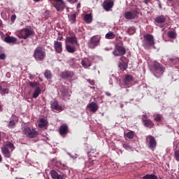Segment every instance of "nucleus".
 <instances>
[{
	"label": "nucleus",
	"mask_w": 179,
	"mask_h": 179,
	"mask_svg": "<svg viewBox=\"0 0 179 179\" xmlns=\"http://www.w3.org/2000/svg\"><path fill=\"white\" fill-rule=\"evenodd\" d=\"M33 57L36 61H44L45 57H47L45 49L42 46H37L34 50Z\"/></svg>",
	"instance_id": "1"
},
{
	"label": "nucleus",
	"mask_w": 179,
	"mask_h": 179,
	"mask_svg": "<svg viewBox=\"0 0 179 179\" xmlns=\"http://www.w3.org/2000/svg\"><path fill=\"white\" fill-rule=\"evenodd\" d=\"M17 36L19 38H23L24 40H27V38H30L31 36H34V31L30 27L24 28L17 31Z\"/></svg>",
	"instance_id": "2"
},
{
	"label": "nucleus",
	"mask_w": 179,
	"mask_h": 179,
	"mask_svg": "<svg viewBox=\"0 0 179 179\" xmlns=\"http://www.w3.org/2000/svg\"><path fill=\"white\" fill-rule=\"evenodd\" d=\"M143 47L145 48H151V46L155 45V37L151 34H145L143 35Z\"/></svg>",
	"instance_id": "3"
},
{
	"label": "nucleus",
	"mask_w": 179,
	"mask_h": 179,
	"mask_svg": "<svg viewBox=\"0 0 179 179\" xmlns=\"http://www.w3.org/2000/svg\"><path fill=\"white\" fill-rule=\"evenodd\" d=\"M126 48L120 45H115V50L113 51V55L115 57H124L126 55Z\"/></svg>",
	"instance_id": "4"
},
{
	"label": "nucleus",
	"mask_w": 179,
	"mask_h": 179,
	"mask_svg": "<svg viewBox=\"0 0 179 179\" xmlns=\"http://www.w3.org/2000/svg\"><path fill=\"white\" fill-rule=\"evenodd\" d=\"M152 68V71L157 76H162L165 70V68L157 62L154 63Z\"/></svg>",
	"instance_id": "5"
},
{
	"label": "nucleus",
	"mask_w": 179,
	"mask_h": 179,
	"mask_svg": "<svg viewBox=\"0 0 179 179\" xmlns=\"http://www.w3.org/2000/svg\"><path fill=\"white\" fill-rule=\"evenodd\" d=\"M146 142L148 143V148L152 150H155L157 145L156 138L153 136H148L146 138Z\"/></svg>",
	"instance_id": "6"
},
{
	"label": "nucleus",
	"mask_w": 179,
	"mask_h": 179,
	"mask_svg": "<svg viewBox=\"0 0 179 179\" xmlns=\"http://www.w3.org/2000/svg\"><path fill=\"white\" fill-rule=\"evenodd\" d=\"M24 132L28 138H36L38 135V131L34 130V129H31L30 127H25L24 129Z\"/></svg>",
	"instance_id": "7"
},
{
	"label": "nucleus",
	"mask_w": 179,
	"mask_h": 179,
	"mask_svg": "<svg viewBox=\"0 0 179 179\" xmlns=\"http://www.w3.org/2000/svg\"><path fill=\"white\" fill-rule=\"evenodd\" d=\"M138 12L137 10H131L130 11H126L124 13V18L128 20H135L137 17Z\"/></svg>",
	"instance_id": "8"
},
{
	"label": "nucleus",
	"mask_w": 179,
	"mask_h": 179,
	"mask_svg": "<svg viewBox=\"0 0 179 179\" xmlns=\"http://www.w3.org/2000/svg\"><path fill=\"white\" fill-rule=\"evenodd\" d=\"M50 2L53 5L57 11L62 10L65 6L64 0H49Z\"/></svg>",
	"instance_id": "9"
},
{
	"label": "nucleus",
	"mask_w": 179,
	"mask_h": 179,
	"mask_svg": "<svg viewBox=\"0 0 179 179\" xmlns=\"http://www.w3.org/2000/svg\"><path fill=\"white\" fill-rule=\"evenodd\" d=\"M100 41V38L96 37V36H94L93 37L91 38L90 41L88 42V46L90 48H96V46L99 45Z\"/></svg>",
	"instance_id": "10"
},
{
	"label": "nucleus",
	"mask_w": 179,
	"mask_h": 179,
	"mask_svg": "<svg viewBox=\"0 0 179 179\" xmlns=\"http://www.w3.org/2000/svg\"><path fill=\"white\" fill-rule=\"evenodd\" d=\"M114 6V1L112 0L105 1L103 3V9L106 10V11H110V9Z\"/></svg>",
	"instance_id": "11"
},
{
	"label": "nucleus",
	"mask_w": 179,
	"mask_h": 179,
	"mask_svg": "<svg viewBox=\"0 0 179 179\" xmlns=\"http://www.w3.org/2000/svg\"><path fill=\"white\" fill-rule=\"evenodd\" d=\"M124 59H126L125 57H120V61L118 64V67L120 68V70L122 71H124V70L128 68V63L124 61Z\"/></svg>",
	"instance_id": "12"
},
{
	"label": "nucleus",
	"mask_w": 179,
	"mask_h": 179,
	"mask_svg": "<svg viewBox=\"0 0 179 179\" xmlns=\"http://www.w3.org/2000/svg\"><path fill=\"white\" fill-rule=\"evenodd\" d=\"M54 48L58 54H61L62 52V42H59L58 41H54Z\"/></svg>",
	"instance_id": "13"
},
{
	"label": "nucleus",
	"mask_w": 179,
	"mask_h": 179,
	"mask_svg": "<svg viewBox=\"0 0 179 179\" xmlns=\"http://www.w3.org/2000/svg\"><path fill=\"white\" fill-rule=\"evenodd\" d=\"M50 175H51L52 178H53V179H66V176L59 175L55 171H50Z\"/></svg>",
	"instance_id": "14"
},
{
	"label": "nucleus",
	"mask_w": 179,
	"mask_h": 179,
	"mask_svg": "<svg viewBox=\"0 0 179 179\" xmlns=\"http://www.w3.org/2000/svg\"><path fill=\"white\" fill-rule=\"evenodd\" d=\"M68 42L69 43L72 44V45H78V38H76L75 34H73L71 37L68 38Z\"/></svg>",
	"instance_id": "15"
},
{
	"label": "nucleus",
	"mask_w": 179,
	"mask_h": 179,
	"mask_svg": "<svg viewBox=\"0 0 179 179\" xmlns=\"http://www.w3.org/2000/svg\"><path fill=\"white\" fill-rule=\"evenodd\" d=\"M87 108H90L93 113H96L99 110V106L96 102H91L87 105Z\"/></svg>",
	"instance_id": "16"
},
{
	"label": "nucleus",
	"mask_w": 179,
	"mask_h": 179,
	"mask_svg": "<svg viewBox=\"0 0 179 179\" xmlns=\"http://www.w3.org/2000/svg\"><path fill=\"white\" fill-rule=\"evenodd\" d=\"M51 108L52 110H56V111H62V106H59L58 104V101L55 100L54 102L51 104Z\"/></svg>",
	"instance_id": "17"
},
{
	"label": "nucleus",
	"mask_w": 179,
	"mask_h": 179,
	"mask_svg": "<svg viewBox=\"0 0 179 179\" xmlns=\"http://www.w3.org/2000/svg\"><path fill=\"white\" fill-rule=\"evenodd\" d=\"M143 122L145 127H148L149 129H152L155 125V123H153V122L150 120V119H143Z\"/></svg>",
	"instance_id": "18"
},
{
	"label": "nucleus",
	"mask_w": 179,
	"mask_h": 179,
	"mask_svg": "<svg viewBox=\"0 0 179 179\" xmlns=\"http://www.w3.org/2000/svg\"><path fill=\"white\" fill-rule=\"evenodd\" d=\"M59 132L62 136H65L68 134V126L62 125L59 128Z\"/></svg>",
	"instance_id": "19"
},
{
	"label": "nucleus",
	"mask_w": 179,
	"mask_h": 179,
	"mask_svg": "<svg viewBox=\"0 0 179 179\" xmlns=\"http://www.w3.org/2000/svg\"><path fill=\"white\" fill-rule=\"evenodd\" d=\"M5 83H6L3 82V83H0V93L1 94H8V93H9V89L3 88V87H5V85H5Z\"/></svg>",
	"instance_id": "20"
},
{
	"label": "nucleus",
	"mask_w": 179,
	"mask_h": 179,
	"mask_svg": "<svg viewBox=\"0 0 179 179\" xmlns=\"http://www.w3.org/2000/svg\"><path fill=\"white\" fill-rule=\"evenodd\" d=\"M40 94H41V88H40V87H37L34 91L32 97L33 99H37Z\"/></svg>",
	"instance_id": "21"
},
{
	"label": "nucleus",
	"mask_w": 179,
	"mask_h": 179,
	"mask_svg": "<svg viewBox=\"0 0 179 179\" xmlns=\"http://www.w3.org/2000/svg\"><path fill=\"white\" fill-rule=\"evenodd\" d=\"M166 22V18L164 15H161L160 16L156 17L155 22L157 24H164Z\"/></svg>",
	"instance_id": "22"
},
{
	"label": "nucleus",
	"mask_w": 179,
	"mask_h": 179,
	"mask_svg": "<svg viewBox=\"0 0 179 179\" xmlns=\"http://www.w3.org/2000/svg\"><path fill=\"white\" fill-rule=\"evenodd\" d=\"M133 80H134V78L132 76H130L129 74H127L123 81L124 85H129Z\"/></svg>",
	"instance_id": "23"
},
{
	"label": "nucleus",
	"mask_w": 179,
	"mask_h": 179,
	"mask_svg": "<svg viewBox=\"0 0 179 179\" xmlns=\"http://www.w3.org/2000/svg\"><path fill=\"white\" fill-rule=\"evenodd\" d=\"M81 65L85 68H89L92 66V64L89 59H85L81 62Z\"/></svg>",
	"instance_id": "24"
},
{
	"label": "nucleus",
	"mask_w": 179,
	"mask_h": 179,
	"mask_svg": "<svg viewBox=\"0 0 179 179\" xmlns=\"http://www.w3.org/2000/svg\"><path fill=\"white\" fill-rule=\"evenodd\" d=\"M84 20L87 24H91L93 20V17L92 14H86L84 17Z\"/></svg>",
	"instance_id": "25"
},
{
	"label": "nucleus",
	"mask_w": 179,
	"mask_h": 179,
	"mask_svg": "<svg viewBox=\"0 0 179 179\" xmlns=\"http://www.w3.org/2000/svg\"><path fill=\"white\" fill-rule=\"evenodd\" d=\"M4 41H6V43H8V44L16 43V38L13 36H7L5 38Z\"/></svg>",
	"instance_id": "26"
},
{
	"label": "nucleus",
	"mask_w": 179,
	"mask_h": 179,
	"mask_svg": "<svg viewBox=\"0 0 179 179\" xmlns=\"http://www.w3.org/2000/svg\"><path fill=\"white\" fill-rule=\"evenodd\" d=\"M2 152L4 155L5 157H10V152H9V150L8 149V147L4 146L2 148Z\"/></svg>",
	"instance_id": "27"
},
{
	"label": "nucleus",
	"mask_w": 179,
	"mask_h": 179,
	"mask_svg": "<svg viewBox=\"0 0 179 179\" xmlns=\"http://www.w3.org/2000/svg\"><path fill=\"white\" fill-rule=\"evenodd\" d=\"M44 76L48 80H50L52 78V73L50 70H45Z\"/></svg>",
	"instance_id": "28"
},
{
	"label": "nucleus",
	"mask_w": 179,
	"mask_h": 179,
	"mask_svg": "<svg viewBox=\"0 0 179 179\" xmlns=\"http://www.w3.org/2000/svg\"><path fill=\"white\" fill-rule=\"evenodd\" d=\"M44 127H47V121L44 118L40 119V123L38 124L39 128H44Z\"/></svg>",
	"instance_id": "29"
},
{
	"label": "nucleus",
	"mask_w": 179,
	"mask_h": 179,
	"mask_svg": "<svg viewBox=\"0 0 179 179\" xmlns=\"http://www.w3.org/2000/svg\"><path fill=\"white\" fill-rule=\"evenodd\" d=\"M143 179H157V175L155 174H146L143 177Z\"/></svg>",
	"instance_id": "30"
},
{
	"label": "nucleus",
	"mask_w": 179,
	"mask_h": 179,
	"mask_svg": "<svg viewBox=\"0 0 179 179\" xmlns=\"http://www.w3.org/2000/svg\"><path fill=\"white\" fill-rule=\"evenodd\" d=\"M124 136L128 138V139H134V137L135 136V132L134 131H129L127 134H124Z\"/></svg>",
	"instance_id": "31"
},
{
	"label": "nucleus",
	"mask_w": 179,
	"mask_h": 179,
	"mask_svg": "<svg viewBox=\"0 0 179 179\" xmlns=\"http://www.w3.org/2000/svg\"><path fill=\"white\" fill-rule=\"evenodd\" d=\"M115 37V35L113 33V31H108V34H106V38L107 39H114Z\"/></svg>",
	"instance_id": "32"
},
{
	"label": "nucleus",
	"mask_w": 179,
	"mask_h": 179,
	"mask_svg": "<svg viewBox=\"0 0 179 179\" xmlns=\"http://www.w3.org/2000/svg\"><path fill=\"white\" fill-rule=\"evenodd\" d=\"M168 36L172 39H175L177 37V34L173 31H168Z\"/></svg>",
	"instance_id": "33"
},
{
	"label": "nucleus",
	"mask_w": 179,
	"mask_h": 179,
	"mask_svg": "<svg viewBox=\"0 0 179 179\" xmlns=\"http://www.w3.org/2000/svg\"><path fill=\"white\" fill-rule=\"evenodd\" d=\"M69 22H71V24H75L76 22V14L70 15Z\"/></svg>",
	"instance_id": "34"
},
{
	"label": "nucleus",
	"mask_w": 179,
	"mask_h": 179,
	"mask_svg": "<svg viewBox=\"0 0 179 179\" xmlns=\"http://www.w3.org/2000/svg\"><path fill=\"white\" fill-rule=\"evenodd\" d=\"M76 50V49L75 45H71L69 44V45H68V52H69L73 53V52H75Z\"/></svg>",
	"instance_id": "35"
},
{
	"label": "nucleus",
	"mask_w": 179,
	"mask_h": 179,
	"mask_svg": "<svg viewBox=\"0 0 179 179\" xmlns=\"http://www.w3.org/2000/svg\"><path fill=\"white\" fill-rule=\"evenodd\" d=\"M15 125H16L15 120H11L8 124V128H9L10 129H13V128H15Z\"/></svg>",
	"instance_id": "36"
},
{
	"label": "nucleus",
	"mask_w": 179,
	"mask_h": 179,
	"mask_svg": "<svg viewBox=\"0 0 179 179\" xmlns=\"http://www.w3.org/2000/svg\"><path fill=\"white\" fill-rule=\"evenodd\" d=\"M68 78L69 80H70V81L76 80V76H74V73H73V72H69L68 73Z\"/></svg>",
	"instance_id": "37"
},
{
	"label": "nucleus",
	"mask_w": 179,
	"mask_h": 179,
	"mask_svg": "<svg viewBox=\"0 0 179 179\" xmlns=\"http://www.w3.org/2000/svg\"><path fill=\"white\" fill-rule=\"evenodd\" d=\"M162 116H161L160 114H157L155 115V120L157 122H160V121H162Z\"/></svg>",
	"instance_id": "38"
},
{
	"label": "nucleus",
	"mask_w": 179,
	"mask_h": 179,
	"mask_svg": "<svg viewBox=\"0 0 179 179\" xmlns=\"http://www.w3.org/2000/svg\"><path fill=\"white\" fill-rule=\"evenodd\" d=\"M29 85H30L31 87H36V86L38 85V83L34 81V82H29Z\"/></svg>",
	"instance_id": "39"
},
{
	"label": "nucleus",
	"mask_w": 179,
	"mask_h": 179,
	"mask_svg": "<svg viewBox=\"0 0 179 179\" xmlns=\"http://www.w3.org/2000/svg\"><path fill=\"white\" fill-rule=\"evenodd\" d=\"M61 78L62 79H66V78H68V72L67 71L62 72L61 74Z\"/></svg>",
	"instance_id": "40"
},
{
	"label": "nucleus",
	"mask_w": 179,
	"mask_h": 179,
	"mask_svg": "<svg viewBox=\"0 0 179 179\" xmlns=\"http://www.w3.org/2000/svg\"><path fill=\"white\" fill-rule=\"evenodd\" d=\"M5 146H6V148H10V149H12V150L15 149V145H13V143L10 142L7 143L6 145Z\"/></svg>",
	"instance_id": "41"
},
{
	"label": "nucleus",
	"mask_w": 179,
	"mask_h": 179,
	"mask_svg": "<svg viewBox=\"0 0 179 179\" xmlns=\"http://www.w3.org/2000/svg\"><path fill=\"white\" fill-rule=\"evenodd\" d=\"M10 20L12 23H15V21L16 20V15H13L10 17Z\"/></svg>",
	"instance_id": "42"
},
{
	"label": "nucleus",
	"mask_w": 179,
	"mask_h": 179,
	"mask_svg": "<svg viewBox=\"0 0 179 179\" xmlns=\"http://www.w3.org/2000/svg\"><path fill=\"white\" fill-rule=\"evenodd\" d=\"M6 58V55L5 53L0 54V59H5Z\"/></svg>",
	"instance_id": "43"
},
{
	"label": "nucleus",
	"mask_w": 179,
	"mask_h": 179,
	"mask_svg": "<svg viewBox=\"0 0 179 179\" xmlns=\"http://www.w3.org/2000/svg\"><path fill=\"white\" fill-rule=\"evenodd\" d=\"M123 148L127 150L131 149L129 144H123Z\"/></svg>",
	"instance_id": "44"
},
{
	"label": "nucleus",
	"mask_w": 179,
	"mask_h": 179,
	"mask_svg": "<svg viewBox=\"0 0 179 179\" xmlns=\"http://www.w3.org/2000/svg\"><path fill=\"white\" fill-rule=\"evenodd\" d=\"M87 82H89L90 84L92 85V86H94V85L95 84V81L94 80H87Z\"/></svg>",
	"instance_id": "45"
},
{
	"label": "nucleus",
	"mask_w": 179,
	"mask_h": 179,
	"mask_svg": "<svg viewBox=\"0 0 179 179\" xmlns=\"http://www.w3.org/2000/svg\"><path fill=\"white\" fill-rule=\"evenodd\" d=\"M175 157H179V150H176L175 151Z\"/></svg>",
	"instance_id": "46"
},
{
	"label": "nucleus",
	"mask_w": 179,
	"mask_h": 179,
	"mask_svg": "<svg viewBox=\"0 0 179 179\" xmlns=\"http://www.w3.org/2000/svg\"><path fill=\"white\" fill-rule=\"evenodd\" d=\"M105 94L107 96H111L112 94L110 93V92H105Z\"/></svg>",
	"instance_id": "47"
},
{
	"label": "nucleus",
	"mask_w": 179,
	"mask_h": 179,
	"mask_svg": "<svg viewBox=\"0 0 179 179\" xmlns=\"http://www.w3.org/2000/svg\"><path fill=\"white\" fill-rule=\"evenodd\" d=\"M170 61H171V62H173V63L175 64V63L176 62L177 59H173V58H171V59H170Z\"/></svg>",
	"instance_id": "48"
},
{
	"label": "nucleus",
	"mask_w": 179,
	"mask_h": 179,
	"mask_svg": "<svg viewBox=\"0 0 179 179\" xmlns=\"http://www.w3.org/2000/svg\"><path fill=\"white\" fill-rule=\"evenodd\" d=\"M66 50H68V37L66 38Z\"/></svg>",
	"instance_id": "49"
},
{
	"label": "nucleus",
	"mask_w": 179,
	"mask_h": 179,
	"mask_svg": "<svg viewBox=\"0 0 179 179\" xmlns=\"http://www.w3.org/2000/svg\"><path fill=\"white\" fill-rule=\"evenodd\" d=\"M69 1V3H76V1H78V0H68Z\"/></svg>",
	"instance_id": "50"
},
{
	"label": "nucleus",
	"mask_w": 179,
	"mask_h": 179,
	"mask_svg": "<svg viewBox=\"0 0 179 179\" xmlns=\"http://www.w3.org/2000/svg\"><path fill=\"white\" fill-rule=\"evenodd\" d=\"M151 0H144L143 3H145L146 5H148V3Z\"/></svg>",
	"instance_id": "51"
},
{
	"label": "nucleus",
	"mask_w": 179,
	"mask_h": 179,
	"mask_svg": "<svg viewBox=\"0 0 179 179\" xmlns=\"http://www.w3.org/2000/svg\"><path fill=\"white\" fill-rule=\"evenodd\" d=\"M132 29H128L127 33L129 34V35H132V32H131Z\"/></svg>",
	"instance_id": "52"
},
{
	"label": "nucleus",
	"mask_w": 179,
	"mask_h": 179,
	"mask_svg": "<svg viewBox=\"0 0 179 179\" xmlns=\"http://www.w3.org/2000/svg\"><path fill=\"white\" fill-rule=\"evenodd\" d=\"M62 38H63L62 36H59L57 37V40H59V41H61V40H62Z\"/></svg>",
	"instance_id": "53"
},
{
	"label": "nucleus",
	"mask_w": 179,
	"mask_h": 179,
	"mask_svg": "<svg viewBox=\"0 0 179 179\" xmlns=\"http://www.w3.org/2000/svg\"><path fill=\"white\" fill-rule=\"evenodd\" d=\"M0 27H2V20H0Z\"/></svg>",
	"instance_id": "54"
},
{
	"label": "nucleus",
	"mask_w": 179,
	"mask_h": 179,
	"mask_svg": "<svg viewBox=\"0 0 179 179\" xmlns=\"http://www.w3.org/2000/svg\"><path fill=\"white\" fill-rule=\"evenodd\" d=\"M159 6L160 9H162V6L161 5V3H159Z\"/></svg>",
	"instance_id": "55"
},
{
	"label": "nucleus",
	"mask_w": 179,
	"mask_h": 179,
	"mask_svg": "<svg viewBox=\"0 0 179 179\" xmlns=\"http://www.w3.org/2000/svg\"><path fill=\"white\" fill-rule=\"evenodd\" d=\"M35 2H40L41 0H34Z\"/></svg>",
	"instance_id": "56"
},
{
	"label": "nucleus",
	"mask_w": 179,
	"mask_h": 179,
	"mask_svg": "<svg viewBox=\"0 0 179 179\" xmlns=\"http://www.w3.org/2000/svg\"><path fill=\"white\" fill-rule=\"evenodd\" d=\"M2 162V157H0V163Z\"/></svg>",
	"instance_id": "57"
},
{
	"label": "nucleus",
	"mask_w": 179,
	"mask_h": 179,
	"mask_svg": "<svg viewBox=\"0 0 179 179\" xmlns=\"http://www.w3.org/2000/svg\"><path fill=\"white\" fill-rule=\"evenodd\" d=\"M176 160H177V161H179V157H176Z\"/></svg>",
	"instance_id": "58"
},
{
	"label": "nucleus",
	"mask_w": 179,
	"mask_h": 179,
	"mask_svg": "<svg viewBox=\"0 0 179 179\" xmlns=\"http://www.w3.org/2000/svg\"><path fill=\"white\" fill-rule=\"evenodd\" d=\"M157 179H163V178H157Z\"/></svg>",
	"instance_id": "59"
},
{
	"label": "nucleus",
	"mask_w": 179,
	"mask_h": 179,
	"mask_svg": "<svg viewBox=\"0 0 179 179\" xmlns=\"http://www.w3.org/2000/svg\"><path fill=\"white\" fill-rule=\"evenodd\" d=\"M80 6V3H78V7H79Z\"/></svg>",
	"instance_id": "60"
},
{
	"label": "nucleus",
	"mask_w": 179,
	"mask_h": 179,
	"mask_svg": "<svg viewBox=\"0 0 179 179\" xmlns=\"http://www.w3.org/2000/svg\"><path fill=\"white\" fill-rule=\"evenodd\" d=\"M80 6V3H78V7H79Z\"/></svg>",
	"instance_id": "61"
},
{
	"label": "nucleus",
	"mask_w": 179,
	"mask_h": 179,
	"mask_svg": "<svg viewBox=\"0 0 179 179\" xmlns=\"http://www.w3.org/2000/svg\"><path fill=\"white\" fill-rule=\"evenodd\" d=\"M80 6V3H78V7H79Z\"/></svg>",
	"instance_id": "62"
},
{
	"label": "nucleus",
	"mask_w": 179,
	"mask_h": 179,
	"mask_svg": "<svg viewBox=\"0 0 179 179\" xmlns=\"http://www.w3.org/2000/svg\"><path fill=\"white\" fill-rule=\"evenodd\" d=\"M90 157H92L91 154H90Z\"/></svg>",
	"instance_id": "63"
},
{
	"label": "nucleus",
	"mask_w": 179,
	"mask_h": 179,
	"mask_svg": "<svg viewBox=\"0 0 179 179\" xmlns=\"http://www.w3.org/2000/svg\"><path fill=\"white\" fill-rule=\"evenodd\" d=\"M85 179H90V178H85Z\"/></svg>",
	"instance_id": "64"
}]
</instances>
